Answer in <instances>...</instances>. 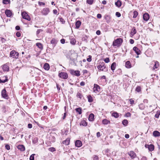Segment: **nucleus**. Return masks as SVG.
I'll use <instances>...</instances> for the list:
<instances>
[{"mask_svg":"<svg viewBox=\"0 0 160 160\" xmlns=\"http://www.w3.org/2000/svg\"><path fill=\"white\" fill-rule=\"evenodd\" d=\"M97 68L100 71L104 72H107L108 69L105 65V63L103 62H100L99 64L97 66Z\"/></svg>","mask_w":160,"mask_h":160,"instance_id":"nucleus-1","label":"nucleus"},{"mask_svg":"<svg viewBox=\"0 0 160 160\" xmlns=\"http://www.w3.org/2000/svg\"><path fill=\"white\" fill-rule=\"evenodd\" d=\"M123 42V39L121 38H118L114 40L113 42L112 45L113 46H117L119 47Z\"/></svg>","mask_w":160,"mask_h":160,"instance_id":"nucleus-2","label":"nucleus"},{"mask_svg":"<svg viewBox=\"0 0 160 160\" xmlns=\"http://www.w3.org/2000/svg\"><path fill=\"white\" fill-rule=\"evenodd\" d=\"M19 53L15 50H12L10 52V57L13 58H18V57Z\"/></svg>","mask_w":160,"mask_h":160,"instance_id":"nucleus-3","label":"nucleus"},{"mask_svg":"<svg viewBox=\"0 0 160 160\" xmlns=\"http://www.w3.org/2000/svg\"><path fill=\"white\" fill-rule=\"evenodd\" d=\"M58 76L60 78L66 79L68 78V74L66 72H61L59 73Z\"/></svg>","mask_w":160,"mask_h":160,"instance_id":"nucleus-4","label":"nucleus"},{"mask_svg":"<svg viewBox=\"0 0 160 160\" xmlns=\"http://www.w3.org/2000/svg\"><path fill=\"white\" fill-rule=\"evenodd\" d=\"M69 72L72 75H75L78 77L80 76V72L78 70L75 71L73 69H70Z\"/></svg>","mask_w":160,"mask_h":160,"instance_id":"nucleus-5","label":"nucleus"},{"mask_svg":"<svg viewBox=\"0 0 160 160\" xmlns=\"http://www.w3.org/2000/svg\"><path fill=\"white\" fill-rule=\"evenodd\" d=\"M22 18L25 19L28 21H30L31 18L28 14L25 12H23L22 13Z\"/></svg>","mask_w":160,"mask_h":160,"instance_id":"nucleus-6","label":"nucleus"},{"mask_svg":"<svg viewBox=\"0 0 160 160\" xmlns=\"http://www.w3.org/2000/svg\"><path fill=\"white\" fill-rule=\"evenodd\" d=\"M1 95L3 98L7 99H8V96L7 93V92L5 88H4L2 90Z\"/></svg>","mask_w":160,"mask_h":160,"instance_id":"nucleus-7","label":"nucleus"},{"mask_svg":"<svg viewBox=\"0 0 160 160\" xmlns=\"http://www.w3.org/2000/svg\"><path fill=\"white\" fill-rule=\"evenodd\" d=\"M94 86L93 88V91L96 93L97 92H99L100 89L99 86L96 84H94Z\"/></svg>","mask_w":160,"mask_h":160,"instance_id":"nucleus-8","label":"nucleus"},{"mask_svg":"<svg viewBox=\"0 0 160 160\" xmlns=\"http://www.w3.org/2000/svg\"><path fill=\"white\" fill-rule=\"evenodd\" d=\"M49 12V10L48 8H44L42 11V14L44 15H47Z\"/></svg>","mask_w":160,"mask_h":160,"instance_id":"nucleus-9","label":"nucleus"},{"mask_svg":"<svg viewBox=\"0 0 160 160\" xmlns=\"http://www.w3.org/2000/svg\"><path fill=\"white\" fill-rule=\"evenodd\" d=\"M5 14L8 17H10L12 15V11L10 10L6 9L5 11Z\"/></svg>","mask_w":160,"mask_h":160,"instance_id":"nucleus-10","label":"nucleus"},{"mask_svg":"<svg viewBox=\"0 0 160 160\" xmlns=\"http://www.w3.org/2000/svg\"><path fill=\"white\" fill-rule=\"evenodd\" d=\"M128 154L132 159L134 158L136 156V153L133 151H131L128 153Z\"/></svg>","mask_w":160,"mask_h":160,"instance_id":"nucleus-11","label":"nucleus"},{"mask_svg":"<svg viewBox=\"0 0 160 160\" xmlns=\"http://www.w3.org/2000/svg\"><path fill=\"white\" fill-rule=\"evenodd\" d=\"M143 18L144 20L147 21L149 18V14L147 13H145L143 16Z\"/></svg>","mask_w":160,"mask_h":160,"instance_id":"nucleus-12","label":"nucleus"},{"mask_svg":"<svg viewBox=\"0 0 160 160\" xmlns=\"http://www.w3.org/2000/svg\"><path fill=\"white\" fill-rule=\"evenodd\" d=\"M75 146L77 147H80L82 145L81 141L79 140H77L75 142Z\"/></svg>","mask_w":160,"mask_h":160,"instance_id":"nucleus-13","label":"nucleus"},{"mask_svg":"<svg viewBox=\"0 0 160 160\" xmlns=\"http://www.w3.org/2000/svg\"><path fill=\"white\" fill-rule=\"evenodd\" d=\"M18 148L21 151L23 152L25 150V147L23 145H19L17 146Z\"/></svg>","mask_w":160,"mask_h":160,"instance_id":"nucleus-14","label":"nucleus"},{"mask_svg":"<svg viewBox=\"0 0 160 160\" xmlns=\"http://www.w3.org/2000/svg\"><path fill=\"white\" fill-rule=\"evenodd\" d=\"M133 49L137 55H139L140 54L141 51L137 47H134L133 48Z\"/></svg>","mask_w":160,"mask_h":160,"instance_id":"nucleus-15","label":"nucleus"},{"mask_svg":"<svg viewBox=\"0 0 160 160\" xmlns=\"http://www.w3.org/2000/svg\"><path fill=\"white\" fill-rule=\"evenodd\" d=\"M94 115L93 113L90 114L88 117V120L90 121H93L94 119Z\"/></svg>","mask_w":160,"mask_h":160,"instance_id":"nucleus-16","label":"nucleus"},{"mask_svg":"<svg viewBox=\"0 0 160 160\" xmlns=\"http://www.w3.org/2000/svg\"><path fill=\"white\" fill-rule=\"evenodd\" d=\"M2 68L4 71L8 72L9 70V67L7 64H4L2 66Z\"/></svg>","mask_w":160,"mask_h":160,"instance_id":"nucleus-17","label":"nucleus"},{"mask_svg":"<svg viewBox=\"0 0 160 160\" xmlns=\"http://www.w3.org/2000/svg\"><path fill=\"white\" fill-rule=\"evenodd\" d=\"M5 78V79H0V83H4L6 82H7L8 80V77L7 76H5L3 77L2 78Z\"/></svg>","mask_w":160,"mask_h":160,"instance_id":"nucleus-18","label":"nucleus"},{"mask_svg":"<svg viewBox=\"0 0 160 160\" xmlns=\"http://www.w3.org/2000/svg\"><path fill=\"white\" fill-rule=\"evenodd\" d=\"M52 44V47L53 48L56 46L57 43V42L55 38H52L50 42Z\"/></svg>","mask_w":160,"mask_h":160,"instance_id":"nucleus-19","label":"nucleus"},{"mask_svg":"<svg viewBox=\"0 0 160 160\" xmlns=\"http://www.w3.org/2000/svg\"><path fill=\"white\" fill-rule=\"evenodd\" d=\"M70 142V138H68L66 139V140L63 141L62 143L66 145H67L69 144Z\"/></svg>","mask_w":160,"mask_h":160,"instance_id":"nucleus-20","label":"nucleus"},{"mask_svg":"<svg viewBox=\"0 0 160 160\" xmlns=\"http://www.w3.org/2000/svg\"><path fill=\"white\" fill-rule=\"evenodd\" d=\"M125 66V67L128 68H130L132 67L131 62L129 61H128L126 62Z\"/></svg>","mask_w":160,"mask_h":160,"instance_id":"nucleus-21","label":"nucleus"},{"mask_svg":"<svg viewBox=\"0 0 160 160\" xmlns=\"http://www.w3.org/2000/svg\"><path fill=\"white\" fill-rule=\"evenodd\" d=\"M81 24V22L79 21H77L75 22L76 28H78Z\"/></svg>","mask_w":160,"mask_h":160,"instance_id":"nucleus-22","label":"nucleus"},{"mask_svg":"<svg viewBox=\"0 0 160 160\" xmlns=\"http://www.w3.org/2000/svg\"><path fill=\"white\" fill-rule=\"evenodd\" d=\"M153 136L155 137H158L160 136V132L158 131H155L153 132Z\"/></svg>","mask_w":160,"mask_h":160,"instance_id":"nucleus-23","label":"nucleus"},{"mask_svg":"<svg viewBox=\"0 0 160 160\" xmlns=\"http://www.w3.org/2000/svg\"><path fill=\"white\" fill-rule=\"evenodd\" d=\"M122 3V2L119 0H117L115 2V5L118 7H120L121 6Z\"/></svg>","mask_w":160,"mask_h":160,"instance_id":"nucleus-24","label":"nucleus"},{"mask_svg":"<svg viewBox=\"0 0 160 160\" xmlns=\"http://www.w3.org/2000/svg\"><path fill=\"white\" fill-rule=\"evenodd\" d=\"M69 39L70 40V43L72 45H75L76 43V40L74 38L71 37H69Z\"/></svg>","mask_w":160,"mask_h":160,"instance_id":"nucleus-25","label":"nucleus"},{"mask_svg":"<svg viewBox=\"0 0 160 160\" xmlns=\"http://www.w3.org/2000/svg\"><path fill=\"white\" fill-rule=\"evenodd\" d=\"M44 68L46 70H48L50 68V66L49 64L46 63L43 66Z\"/></svg>","mask_w":160,"mask_h":160,"instance_id":"nucleus-26","label":"nucleus"},{"mask_svg":"<svg viewBox=\"0 0 160 160\" xmlns=\"http://www.w3.org/2000/svg\"><path fill=\"white\" fill-rule=\"evenodd\" d=\"M137 33V30L135 27H133L131 30L130 34L132 36H134Z\"/></svg>","mask_w":160,"mask_h":160,"instance_id":"nucleus-27","label":"nucleus"},{"mask_svg":"<svg viewBox=\"0 0 160 160\" xmlns=\"http://www.w3.org/2000/svg\"><path fill=\"white\" fill-rule=\"evenodd\" d=\"M75 110L78 114H82V109L81 107L76 108Z\"/></svg>","mask_w":160,"mask_h":160,"instance_id":"nucleus-28","label":"nucleus"},{"mask_svg":"<svg viewBox=\"0 0 160 160\" xmlns=\"http://www.w3.org/2000/svg\"><path fill=\"white\" fill-rule=\"evenodd\" d=\"M116 63L115 62H113L111 65V68L112 71H113L115 69L116 67Z\"/></svg>","mask_w":160,"mask_h":160,"instance_id":"nucleus-29","label":"nucleus"},{"mask_svg":"<svg viewBox=\"0 0 160 160\" xmlns=\"http://www.w3.org/2000/svg\"><path fill=\"white\" fill-rule=\"evenodd\" d=\"M105 19L107 23H109L110 22V18L108 15H105Z\"/></svg>","mask_w":160,"mask_h":160,"instance_id":"nucleus-30","label":"nucleus"},{"mask_svg":"<svg viewBox=\"0 0 160 160\" xmlns=\"http://www.w3.org/2000/svg\"><path fill=\"white\" fill-rule=\"evenodd\" d=\"M102 122L103 124L107 125L110 123V121L107 119H104L102 120Z\"/></svg>","mask_w":160,"mask_h":160,"instance_id":"nucleus-31","label":"nucleus"},{"mask_svg":"<svg viewBox=\"0 0 160 160\" xmlns=\"http://www.w3.org/2000/svg\"><path fill=\"white\" fill-rule=\"evenodd\" d=\"M36 45L38 47V48L40 49L41 50L43 48L42 45L40 42L37 43H36Z\"/></svg>","mask_w":160,"mask_h":160,"instance_id":"nucleus-32","label":"nucleus"},{"mask_svg":"<svg viewBox=\"0 0 160 160\" xmlns=\"http://www.w3.org/2000/svg\"><path fill=\"white\" fill-rule=\"evenodd\" d=\"M122 123L124 126H126L128 125V122L127 120L124 119L122 121Z\"/></svg>","mask_w":160,"mask_h":160,"instance_id":"nucleus-33","label":"nucleus"},{"mask_svg":"<svg viewBox=\"0 0 160 160\" xmlns=\"http://www.w3.org/2000/svg\"><path fill=\"white\" fill-rule=\"evenodd\" d=\"M112 115L116 118H118L119 116V114L116 112H113Z\"/></svg>","mask_w":160,"mask_h":160,"instance_id":"nucleus-34","label":"nucleus"},{"mask_svg":"<svg viewBox=\"0 0 160 160\" xmlns=\"http://www.w3.org/2000/svg\"><path fill=\"white\" fill-rule=\"evenodd\" d=\"M154 146L153 144H150L149 146L148 150L149 151H152L154 150Z\"/></svg>","mask_w":160,"mask_h":160,"instance_id":"nucleus-35","label":"nucleus"},{"mask_svg":"<svg viewBox=\"0 0 160 160\" xmlns=\"http://www.w3.org/2000/svg\"><path fill=\"white\" fill-rule=\"evenodd\" d=\"M76 96L77 98H79L80 99H82L83 97V95L81 93L78 92Z\"/></svg>","mask_w":160,"mask_h":160,"instance_id":"nucleus-36","label":"nucleus"},{"mask_svg":"<svg viewBox=\"0 0 160 160\" xmlns=\"http://www.w3.org/2000/svg\"><path fill=\"white\" fill-rule=\"evenodd\" d=\"M87 98L88 99V102H92L93 101V99L91 95H89L87 96Z\"/></svg>","mask_w":160,"mask_h":160,"instance_id":"nucleus-37","label":"nucleus"},{"mask_svg":"<svg viewBox=\"0 0 160 160\" xmlns=\"http://www.w3.org/2000/svg\"><path fill=\"white\" fill-rule=\"evenodd\" d=\"M87 122L85 121L84 120H83L81 121L80 124V125H82L84 126H86L87 125Z\"/></svg>","mask_w":160,"mask_h":160,"instance_id":"nucleus-38","label":"nucleus"},{"mask_svg":"<svg viewBox=\"0 0 160 160\" xmlns=\"http://www.w3.org/2000/svg\"><path fill=\"white\" fill-rule=\"evenodd\" d=\"M38 139L37 137L34 138L32 140V143L34 144H36L38 142Z\"/></svg>","mask_w":160,"mask_h":160,"instance_id":"nucleus-39","label":"nucleus"},{"mask_svg":"<svg viewBox=\"0 0 160 160\" xmlns=\"http://www.w3.org/2000/svg\"><path fill=\"white\" fill-rule=\"evenodd\" d=\"M2 3L4 4H10V0H3Z\"/></svg>","mask_w":160,"mask_h":160,"instance_id":"nucleus-40","label":"nucleus"},{"mask_svg":"<svg viewBox=\"0 0 160 160\" xmlns=\"http://www.w3.org/2000/svg\"><path fill=\"white\" fill-rule=\"evenodd\" d=\"M88 39V37L87 35H83L82 36V40L83 41H85L86 42H87V40Z\"/></svg>","mask_w":160,"mask_h":160,"instance_id":"nucleus-41","label":"nucleus"},{"mask_svg":"<svg viewBox=\"0 0 160 160\" xmlns=\"http://www.w3.org/2000/svg\"><path fill=\"white\" fill-rule=\"evenodd\" d=\"M138 12L136 11H134L133 12V18H136L137 17V16L138 15Z\"/></svg>","mask_w":160,"mask_h":160,"instance_id":"nucleus-42","label":"nucleus"},{"mask_svg":"<svg viewBox=\"0 0 160 160\" xmlns=\"http://www.w3.org/2000/svg\"><path fill=\"white\" fill-rule=\"evenodd\" d=\"M139 108L141 110H143L145 108V106L143 103H141L139 105Z\"/></svg>","mask_w":160,"mask_h":160,"instance_id":"nucleus-43","label":"nucleus"},{"mask_svg":"<svg viewBox=\"0 0 160 160\" xmlns=\"http://www.w3.org/2000/svg\"><path fill=\"white\" fill-rule=\"evenodd\" d=\"M94 0H87L86 2L89 5H92Z\"/></svg>","mask_w":160,"mask_h":160,"instance_id":"nucleus-44","label":"nucleus"},{"mask_svg":"<svg viewBox=\"0 0 160 160\" xmlns=\"http://www.w3.org/2000/svg\"><path fill=\"white\" fill-rule=\"evenodd\" d=\"M160 115V111L159 110L155 114V117L156 118H158Z\"/></svg>","mask_w":160,"mask_h":160,"instance_id":"nucleus-45","label":"nucleus"},{"mask_svg":"<svg viewBox=\"0 0 160 160\" xmlns=\"http://www.w3.org/2000/svg\"><path fill=\"white\" fill-rule=\"evenodd\" d=\"M58 19L60 21L62 22V24H64L65 22V20L62 18H58Z\"/></svg>","mask_w":160,"mask_h":160,"instance_id":"nucleus-46","label":"nucleus"},{"mask_svg":"<svg viewBox=\"0 0 160 160\" xmlns=\"http://www.w3.org/2000/svg\"><path fill=\"white\" fill-rule=\"evenodd\" d=\"M70 60L73 62V65H76L77 64L76 59L75 58H70Z\"/></svg>","mask_w":160,"mask_h":160,"instance_id":"nucleus-47","label":"nucleus"},{"mask_svg":"<svg viewBox=\"0 0 160 160\" xmlns=\"http://www.w3.org/2000/svg\"><path fill=\"white\" fill-rule=\"evenodd\" d=\"M135 90L137 92H139L141 91V88L140 86H138L136 88Z\"/></svg>","mask_w":160,"mask_h":160,"instance_id":"nucleus-48","label":"nucleus"},{"mask_svg":"<svg viewBox=\"0 0 160 160\" xmlns=\"http://www.w3.org/2000/svg\"><path fill=\"white\" fill-rule=\"evenodd\" d=\"M49 151L53 152L56 151V149L54 147H51L48 149Z\"/></svg>","mask_w":160,"mask_h":160,"instance_id":"nucleus-49","label":"nucleus"},{"mask_svg":"<svg viewBox=\"0 0 160 160\" xmlns=\"http://www.w3.org/2000/svg\"><path fill=\"white\" fill-rule=\"evenodd\" d=\"M35 155V154H32L29 158L30 160H34V156Z\"/></svg>","mask_w":160,"mask_h":160,"instance_id":"nucleus-50","label":"nucleus"},{"mask_svg":"<svg viewBox=\"0 0 160 160\" xmlns=\"http://www.w3.org/2000/svg\"><path fill=\"white\" fill-rule=\"evenodd\" d=\"M43 31V30L42 29H38L37 31L36 32V35H38V34H39V33L41 32H42Z\"/></svg>","mask_w":160,"mask_h":160,"instance_id":"nucleus-51","label":"nucleus"},{"mask_svg":"<svg viewBox=\"0 0 160 160\" xmlns=\"http://www.w3.org/2000/svg\"><path fill=\"white\" fill-rule=\"evenodd\" d=\"M122 70L121 69H118L117 71V74H122Z\"/></svg>","mask_w":160,"mask_h":160,"instance_id":"nucleus-52","label":"nucleus"},{"mask_svg":"<svg viewBox=\"0 0 160 160\" xmlns=\"http://www.w3.org/2000/svg\"><path fill=\"white\" fill-rule=\"evenodd\" d=\"M5 148L7 150H9L10 149V146L9 145L7 144L5 146Z\"/></svg>","mask_w":160,"mask_h":160,"instance_id":"nucleus-53","label":"nucleus"},{"mask_svg":"<svg viewBox=\"0 0 160 160\" xmlns=\"http://www.w3.org/2000/svg\"><path fill=\"white\" fill-rule=\"evenodd\" d=\"M87 60L88 62H90L92 60V56L91 55H89Z\"/></svg>","mask_w":160,"mask_h":160,"instance_id":"nucleus-54","label":"nucleus"},{"mask_svg":"<svg viewBox=\"0 0 160 160\" xmlns=\"http://www.w3.org/2000/svg\"><path fill=\"white\" fill-rule=\"evenodd\" d=\"M104 61L106 63H108L110 61L109 58H105L104 59Z\"/></svg>","mask_w":160,"mask_h":160,"instance_id":"nucleus-55","label":"nucleus"},{"mask_svg":"<svg viewBox=\"0 0 160 160\" xmlns=\"http://www.w3.org/2000/svg\"><path fill=\"white\" fill-rule=\"evenodd\" d=\"M129 101L130 102V103L131 104L133 105L134 104V100H133L132 99V98L130 99L129 100Z\"/></svg>","mask_w":160,"mask_h":160,"instance_id":"nucleus-56","label":"nucleus"},{"mask_svg":"<svg viewBox=\"0 0 160 160\" xmlns=\"http://www.w3.org/2000/svg\"><path fill=\"white\" fill-rule=\"evenodd\" d=\"M93 160H98V156L96 155H94L93 157Z\"/></svg>","mask_w":160,"mask_h":160,"instance_id":"nucleus-57","label":"nucleus"},{"mask_svg":"<svg viewBox=\"0 0 160 160\" xmlns=\"http://www.w3.org/2000/svg\"><path fill=\"white\" fill-rule=\"evenodd\" d=\"M131 114L130 112H127V113H126L125 116L126 117H131Z\"/></svg>","mask_w":160,"mask_h":160,"instance_id":"nucleus-58","label":"nucleus"},{"mask_svg":"<svg viewBox=\"0 0 160 160\" xmlns=\"http://www.w3.org/2000/svg\"><path fill=\"white\" fill-rule=\"evenodd\" d=\"M115 15L118 18L120 17L121 16L120 13L119 12H116Z\"/></svg>","mask_w":160,"mask_h":160,"instance_id":"nucleus-59","label":"nucleus"},{"mask_svg":"<svg viewBox=\"0 0 160 160\" xmlns=\"http://www.w3.org/2000/svg\"><path fill=\"white\" fill-rule=\"evenodd\" d=\"M16 35L18 37H19L21 35V34L20 32H18L16 33Z\"/></svg>","mask_w":160,"mask_h":160,"instance_id":"nucleus-60","label":"nucleus"},{"mask_svg":"<svg viewBox=\"0 0 160 160\" xmlns=\"http://www.w3.org/2000/svg\"><path fill=\"white\" fill-rule=\"evenodd\" d=\"M60 42L61 43L63 44L65 42V40L62 38L60 40Z\"/></svg>","mask_w":160,"mask_h":160,"instance_id":"nucleus-61","label":"nucleus"},{"mask_svg":"<svg viewBox=\"0 0 160 160\" xmlns=\"http://www.w3.org/2000/svg\"><path fill=\"white\" fill-rule=\"evenodd\" d=\"M1 40L2 43H4L6 41V40L3 38H1Z\"/></svg>","mask_w":160,"mask_h":160,"instance_id":"nucleus-62","label":"nucleus"},{"mask_svg":"<svg viewBox=\"0 0 160 160\" xmlns=\"http://www.w3.org/2000/svg\"><path fill=\"white\" fill-rule=\"evenodd\" d=\"M109 151H110V150L108 149H106L104 151L105 154H107V153H108Z\"/></svg>","mask_w":160,"mask_h":160,"instance_id":"nucleus-63","label":"nucleus"},{"mask_svg":"<svg viewBox=\"0 0 160 160\" xmlns=\"http://www.w3.org/2000/svg\"><path fill=\"white\" fill-rule=\"evenodd\" d=\"M15 29L17 30H20V27L19 26H17L15 27Z\"/></svg>","mask_w":160,"mask_h":160,"instance_id":"nucleus-64","label":"nucleus"}]
</instances>
